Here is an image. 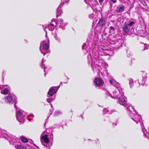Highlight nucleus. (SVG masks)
<instances>
[{"mask_svg": "<svg viewBox=\"0 0 149 149\" xmlns=\"http://www.w3.org/2000/svg\"><path fill=\"white\" fill-rule=\"evenodd\" d=\"M46 33H47V31H46ZM47 33H46V36H47Z\"/></svg>", "mask_w": 149, "mask_h": 149, "instance_id": "49", "label": "nucleus"}, {"mask_svg": "<svg viewBox=\"0 0 149 149\" xmlns=\"http://www.w3.org/2000/svg\"><path fill=\"white\" fill-rule=\"evenodd\" d=\"M62 11L59 7L57 9L56 16L57 17L59 16L62 13Z\"/></svg>", "mask_w": 149, "mask_h": 149, "instance_id": "19", "label": "nucleus"}, {"mask_svg": "<svg viewBox=\"0 0 149 149\" xmlns=\"http://www.w3.org/2000/svg\"><path fill=\"white\" fill-rule=\"evenodd\" d=\"M91 64V67H92V68L94 72H95V68H94L93 66L92 65L93 64V63H92Z\"/></svg>", "mask_w": 149, "mask_h": 149, "instance_id": "35", "label": "nucleus"}, {"mask_svg": "<svg viewBox=\"0 0 149 149\" xmlns=\"http://www.w3.org/2000/svg\"><path fill=\"white\" fill-rule=\"evenodd\" d=\"M108 113L109 114H111L112 113L111 112H109V110L106 108L104 109L103 110V113L105 114L106 113Z\"/></svg>", "mask_w": 149, "mask_h": 149, "instance_id": "27", "label": "nucleus"}, {"mask_svg": "<svg viewBox=\"0 0 149 149\" xmlns=\"http://www.w3.org/2000/svg\"><path fill=\"white\" fill-rule=\"evenodd\" d=\"M99 62L98 60H96L95 62H94L95 63L97 64Z\"/></svg>", "mask_w": 149, "mask_h": 149, "instance_id": "40", "label": "nucleus"}, {"mask_svg": "<svg viewBox=\"0 0 149 149\" xmlns=\"http://www.w3.org/2000/svg\"><path fill=\"white\" fill-rule=\"evenodd\" d=\"M117 20L119 22H123V17L120 15H117Z\"/></svg>", "mask_w": 149, "mask_h": 149, "instance_id": "21", "label": "nucleus"}, {"mask_svg": "<svg viewBox=\"0 0 149 149\" xmlns=\"http://www.w3.org/2000/svg\"><path fill=\"white\" fill-rule=\"evenodd\" d=\"M63 4H61L60 5H59V6H63Z\"/></svg>", "mask_w": 149, "mask_h": 149, "instance_id": "44", "label": "nucleus"}, {"mask_svg": "<svg viewBox=\"0 0 149 149\" xmlns=\"http://www.w3.org/2000/svg\"><path fill=\"white\" fill-rule=\"evenodd\" d=\"M101 74H102V75H103V74H102V72H101Z\"/></svg>", "mask_w": 149, "mask_h": 149, "instance_id": "50", "label": "nucleus"}, {"mask_svg": "<svg viewBox=\"0 0 149 149\" xmlns=\"http://www.w3.org/2000/svg\"><path fill=\"white\" fill-rule=\"evenodd\" d=\"M7 135L6 134V131L4 130H2L0 128V136L2 138H6Z\"/></svg>", "mask_w": 149, "mask_h": 149, "instance_id": "16", "label": "nucleus"}, {"mask_svg": "<svg viewBox=\"0 0 149 149\" xmlns=\"http://www.w3.org/2000/svg\"><path fill=\"white\" fill-rule=\"evenodd\" d=\"M44 72H45V70H44Z\"/></svg>", "mask_w": 149, "mask_h": 149, "instance_id": "51", "label": "nucleus"}, {"mask_svg": "<svg viewBox=\"0 0 149 149\" xmlns=\"http://www.w3.org/2000/svg\"><path fill=\"white\" fill-rule=\"evenodd\" d=\"M0 88L1 89V93L4 95L8 94L10 90V87L7 85H0Z\"/></svg>", "mask_w": 149, "mask_h": 149, "instance_id": "7", "label": "nucleus"}, {"mask_svg": "<svg viewBox=\"0 0 149 149\" xmlns=\"http://www.w3.org/2000/svg\"><path fill=\"white\" fill-rule=\"evenodd\" d=\"M31 115V116H33V117H34V116H33V114H31V115Z\"/></svg>", "mask_w": 149, "mask_h": 149, "instance_id": "45", "label": "nucleus"}, {"mask_svg": "<svg viewBox=\"0 0 149 149\" xmlns=\"http://www.w3.org/2000/svg\"><path fill=\"white\" fill-rule=\"evenodd\" d=\"M53 110L52 109H51L50 110V115H51L52 113Z\"/></svg>", "mask_w": 149, "mask_h": 149, "instance_id": "37", "label": "nucleus"}, {"mask_svg": "<svg viewBox=\"0 0 149 149\" xmlns=\"http://www.w3.org/2000/svg\"><path fill=\"white\" fill-rule=\"evenodd\" d=\"M68 22H65V23H64V26H67L68 24Z\"/></svg>", "mask_w": 149, "mask_h": 149, "instance_id": "39", "label": "nucleus"}, {"mask_svg": "<svg viewBox=\"0 0 149 149\" xmlns=\"http://www.w3.org/2000/svg\"><path fill=\"white\" fill-rule=\"evenodd\" d=\"M143 134H144V135H145L147 137H148V135H149V134H147V133L146 134V132H145V130H143Z\"/></svg>", "mask_w": 149, "mask_h": 149, "instance_id": "32", "label": "nucleus"}, {"mask_svg": "<svg viewBox=\"0 0 149 149\" xmlns=\"http://www.w3.org/2000/svg\"><path fill=\"white\" fill-rule=\"evenodd\" d=\"M54 37L55 39L58 42L60 43L61 42L60 39L57 37V34L55 33L54 35Z\"/></svg>", "mask_w": 149, "mask_h": 149, "instance_id": "22", "label": "nucleus"}, {"mask_svg": "<svg viewBox=\"0 0 149 149\" xmlns=\"http://www.w3.org/2000/svg\"><path fill=\"white\" fill-rule=\"evenodd\" d=\"M135 24V22L128 19L125 22L123 28L124 33L126 34L128 32L131 27Z\"/></svg>", "mask_w": 149, "mask_h": 149, "instance_id": "5", "label": "nucleus"}, {"mask_svg": "<svg viewBox=\"0 0 149 149\" xmlns=\"http://www.w3.org/2000/svg\"><path fill=\"white\" fill-rule=\"evenodd\" d=\"M111 1L113 3H116V0H111Z\"/></svg>", "mask_w": 149, "mask_h": 149, "instance_id": "38", "label": "nucleus"}, {"mask_svg": "<svg viewBox=\"0 0 149 149\" xmlns=\"http://www.w3.org/2000/svg\"><path fill=\"white\" fill-rule=\"evenodd\" d=\"M60 25L64 24V23L63 22V20L62 19H60Z\"/></svg>", "mask_w": 149, "mask_h": 149, "instance_id": "34", "label": "nucleus"}, {"mask_svg": "<svg viewBox=\"0 0 149 149\" xmlns=\"http://www.w3.org/2000/svg\"><path fill=\"white\" fill-rule=\"evenodd\" d=\"M57 88V87H51L47 93V96L48 97H51L52 95L55 93L58 89L56 90V89Z\"/></svg>", "mask_w": 149, "mask_h": 149, "instance_id": "8", "label": "nucleus"}, {"mask_svg": "<svg viewBox=\"0 0 149 149\" xmlns=\"http://www.w3.org/2000/svg\"><path fill=\"white\" fill-rule=\"evenodd\" d=\"M122 45V42L121 40V39L118 40L116 43H115L114 46H112V47L114 48L113 49L118 50L121 47Z\"/></svg>", "mask_w": 149, "mask_h": 149, "instance_id": "11", "label": "nucleus"}, {"mask_svg": "<svg viewBox=\"0 0 149 149\" xmlns=\"http://www.w3.org/2000/svg\"><path fill=\"white\" fill-rule=\"evenodd\" d=\"M85 1H89V0H84Z\"/></svg>", "mask_w": 149, "mask_h": 149, "instance_id": "43", "label": "nucleus"}, {"mask_svg": "<svg viewBox=\"0 0 149 149\" xmlns=\"http://www.w3.org/2000/svg\"><path fill=\"white\" fill-rule=\"evenodd\" d=\"M90 56L92 58L95 59H97L99 58V53L98 51L94 50L92 54L90 53Z\"/></svg>", "mask_w": 149, "mask_h": 149, "instance_id": "12", "label": "nucleus"}, {"mask_svg": "<svg viewBox=\"0 0 149 149\" xmlns=\"http://www.w3.org/2000/svg\"><path fill=\"white\" fill-rule=\"evenodd\" d=\"M15 147L17 149H26V147L21 145H15Z\"/></svg>", "mask_w": 149, "mask_h": 149, "instance_id": "20", "label": "nucleus"}, {"mask_svg": "<svg viewBox=\"0 0 149 149\" xmlns=\"http://www.w3.org/2000/svg\"><path fill=\"white\" fill-rule=\"evenodd\" d=\"M54 100V99H53V98H48V99H47V101L49 102V103H50V102L52 101V100Z\"/></svg>", "mask_w": 149, "mask_h": 149, "instance_id": "31", "label": "nucleus"}, {"mask_svg": "<svg viewBox=\"0 0 149 149\" xmlns=\"http://www.w3.org/2000/svg\"><path fill=\"white\" fill-rule=\"evenodd\" d=\"M106 22L107 21L105 19L102 17L100 19L97 25L99 26H103L106 24Z\"/></svg>", "mask_w": 149, "mask_h": 149, "instance_id": "14", "label": "nucleus"}, {"mask_svg": "<svg viewBox=\"0 0 149 149\" xmlns=\"http://www.w3.org/2000/svg\"><path fill=\"white\" fill-rule=\"evenodd\" d=\"M124 7L122 5H119L117 7L116 9V12L118 13H120L124 9Z\"/></svg>", "mask_w": 149, "mask_h": 149, "instance_id": "17", "label": "nucleus"}, {"mask_svg": "<svg viewBox=\"0 0 149 149\" xmlns=\"http://www.w3.org/2000/svg\"><path fill=\"white\" fill-rule=\"evenodd\" d=\"M27 113L22 110L17 111L16 116L18 121L21 123H23L26 120Z\"/></svg>", "mask_w": 149, "mask_h": 149, "instance_id": "3", "label": "nucleus"}, {"mask_svg": "<svg viewBox=\"0 0 149 149\" xmlns=\"http://www.w3.org/2000/svg\"><path fill=\"white\" fill-rule=\"evenodd\" d=\"M129 84L130 86V87L132 88V86L134 85L133 80L132 79H130L129 81Z\"/></svg>", "mask_w": 149, "mask_h": 149, "instance_id": "25", "label": "nucleus"}, {"mask_svg": "<svg viewBox=\"0 0 149 149\" xmlns=\"http://www.w3.org/2000/svg\"><path fill=\"white\" fill-rule=\"evenodd\" d=\"M110 82L114 86L112 87L113 90L112 92V94L109 93V94L110 95H111L112 98H116L117 97H118V102L119 104L125 107L127 105L126 101V99L123 95L124 93L123 92H122L121 93L120 91L118 88V84L113 79L110 80Z\"/></svg>", "mask_w": 149, "mask_h": 149, "instance_id": "1", "label": "nucleus"}, {"mask_svg": "<svg viewBox=\"0 0 149 149\" xmlns=\"http://www.w3.org/2000/svg\"><path fill=\"white\" fill-rule=\"evenodd\" d=\"M57 26L58 24L56 23V22L52 21L51 24L48 25V28L50 31H52L54 29L55 27L57 28Z\"/></svg>", "mask_w": 149, "mask_h": 149, "instance_id": "10", "label": "nucleus"}, {"mask_svg": "<svg viewBox=\"0 0 149 149\" xmlns=\"http://www.w3.org/2000/svg\"><path fill=\"white\" fill-rule=\"evenodd\" d=\"M94 82L96 85L98 87L102 86L103 83L102 80L100 78L95 79Z\"/></svg>", "mask_w": 149, "mask_h": 149, "instance_id": "13", "label": "nucleus"}, {"mask_svg": "<svg viewBox=\"0 0 149 149\" xmlns=\"http://www.w3.org/2000/svg\"><path fill=\"white\" fill-rule=\"evenodd\" d=\"M89 17L91 19H93L96 18V15L95 14L93 13L89 15Z\"/></svg>", "mask_w": 149, "mask_h": 149, "instance_id": "23", "label": "nucleus"}, {"mask_svg": "<svg viewBox=\"0 0 149 149\" xmlns=\"http://www.w3.org/2000/svg\"><path fill=\"white\" fill-rule=\"evenodd\" d=\"M89 36L91 38H93V36L92 34L91 33L89 35Z\"/></svg>", "mask_w": 149, "mask_h": 149, "instance_id": "36", "label": "nucleus"}, {"mask_svg": "<svg viewBox=\"0 0 149 149\" xmlns=\"http://www.w3.org/2000/svg\"><path fill=\"white\" fill-rule=\"evenodd\" d=\"M127 110L130 112V114L132 117V119L137 124L139 122L141 123L140 119L141 118V116L138 114L134 111L133 108L131 106L127 107Z\"/></svg>", "mask_w": 149, "mask_h": 149, "instance_id": "2", "label": "nucleus"}, {"mask_svg": "<svg viewBox=\"0 0 149 149\" xmlns=\"http://www.w3.org/2000/svg\"><path fill=\"white\" fill-rule=\"evenodd\" d=\"M46 73H45V74H44V75H45V77L46 76Z\"/></svg>", "mask_w": 149, "mask_h": 149, "instance_id": "46", "label": "nucleus"}, {"mask_svg": "<svg viewBox=\"0 0 149 149\" xmlns=\"http://www.w3.org/2000/svg\"><path fill=\"white\" fill-rule=\"evenodd\" d=\"M62 84V82H61V83H60V85H61Z\"/></svg>", "mask_w": 149, "mask_h": 149, "instance_id": "47", "label": "nucleus"}, {"mask_svg": "<svg viewBox=\"0 0 149 149\" xmlns=\"http://www.w3.org/2000/svg\"><path fill=\"white\" fill-rule=\"evenodd\" d=\"M41 141L42 144L47 146V145L49 142V139L48 138L47 135H45L42 136L41 138Z\"/></svg>", "mask_w": 149, "mask_h": 149, "instance_id": "9", "label": "nucleus"}, {"mask_svg": "<svg viewBox=\"0 0 149 149\" xmlns=\"http://www.w3.org/2000/svg\"><path fill=\"white\" fill-rule=\"evenodd\" d=\"M42 62L40 64V66L42 68H43L45 69V66H44V64L43 63V58L42 59Z\"/></svg>", "mask_w": 149, "mask_h": 149, "instance_id": "30", "label": "nucleus"}, {"mask_svg": "<svg viewBox=\"0 0 149 149\" xmlns=\"http://www.w3.org/2000/svg\"><path fill=\"white\" fill-rule=\"evenodd\" d=\"M52 139H53V135L52 134H51V138H52Z\"/></svg>", "mask_w": 149, "mask_h": 149, "instance_id": "41", "label": "nucleus"}, {"mask_svg": "<svg viewBox=\"0 0 149 149\" xmlns=\"http://www.w3.org/2000/svg\"><path fill=\"white\" fill-rule=\"evenodd\" d=\"M17 98L13 94H9L5 98V101L9 104H14V107L16 108L15 104L17 102Z\"/></svg>", "mask_w": 149, "mask_h": 149, "instance_id": "6", "label": "nucleus"}, {"mask_svg": "<svg viewBox=\"0 0 149 149\" xmlns=\"http://www.w3.org/2000/svg\"><path fill=\"white\" fill-rule=\"evenodd\" d=\"M146 75H147L146 73V72H144L142 74V78L143 79V81H144V82L145 81V80L147 78V77Z\"/></svg>", "mask_w": 149, "mask_h": 149, "instance_id": "24", "label": "nucleus"}, {"mask_svg": "<svg viewBox=\"0 0 149 149\" xmlns=\"http://www.w3.org/2000/svg\"><path fill=\"white\" fill-rule=\"evenodd\" d=\"M91 7L94 11L95 12L98 11V7H99V5L97 4L96 2H95V4H92Z\"/></svg>", "mask_w": 149, "mask_h": 149, "instance_id": "15", "label": "nucleus"}, {"mask_svg": "<svg viewBox=\"0 0 149 149\" xmlns=\"http://www.w3.org/2000/svg\"><path fill=\"white\" fill-rule=\"evenodd\" d=\"M51 104V107H52V104Z\"/></svg>", "mask_w": 149, "mask_h": 149, "instance_id": "48", "label": "nucleus"}, {"mask_svg": "<svg viewBox=\"0 0 149 149\" xmlns=\"http://www.w3.org/2000/svg\"><path fill=\"white\" fill-rule=\"evenodd\" d=\"M110 32H113L114 31V28L113 27L111 26L110 27Z\"/></svg>", "mask_w": 149, "mask_h": 149, "instance_id": "33", "label": "nucleus"}, {"mask_svg": "<svg viewBox=\"0 0 149 149\" xmlns=\"http://www.w3.org/2000/svg\"><path fill=\"white\" fill-rule=\"evenodd\" d=\"M21 140L23 142L27 143L28 141V140L25 137H22Z\"/></svg>", "mask_w": 149, "mask_h": 149, "instance_id": "26", "label": "nucleus"}, {"mask_svg": "<svg viewBox=\"0 0 149 149\" xmlns=\"http://www.w3.org/2000/svg\"><path fill=\"white\" fill-rule=\"evenodd\" d=\"M88 64H90V61H89V60H88Z\"/></svg>", "mask_w": 149, "mask_h": 149, "instance_id": "42", "label": "nucleus"}, {"mask_svg": "<svg viewBox=\"0 0 149 149\" xmlns=\"http://www.w3.org/2000/svg\"><path fill=\"white\" fill-rule=\"evenodd\" d=\"M116 38L114 37H113L110 39L109 42L110 44L113 45V46H114L115 43H116Z\"/></svg>", "mask_w": 149, "mask_h": 149, "instance_id": "18", "label": "nucleus"}, {"mask_svg": "<svg viewBox=\"0 0 149 149\" xmlns=\"http://www.w3.org/2000/svg\"><path fill=\"white\" fill-rule=\"evenodd\" d=\"M97 66L98 67V65H97Z\"/></svg>", "mask_w": 149, "mask_h": 149, "instance_id": "52", "label": "nucleus"}, {"mask_svg": "<svg viewBox=\"0 0 149 149\" xmlns=\"http://www.w3.org/2000/svg\"><path fill=\"white\" fill-rule=\"evenodd\" d=\"M87 47H86V44L85 43H84L82 46V48L83 49H86V51L87 53H88V51L87 50Z\"/></svg>", "mask_w": 149, "mask_h": 149, "instance_id": "29", "label": "nucleus"}, {"mask_svg": "<svg viewBox=\"0 0 149 149\" xmlns=\"http://www.w3.org/2000/svg\"><path fill=\"white\" fill-rule=\"evenodd\" d=\"M49 40L44 41L41 44L40 49L41 53L45 55L46 53H48V49L49 47Z\"/></svg>", "mask_w": 149, "mask_h": 149, "instance_id": "4", "label": "nucleus"}, {"mask_svg": "<svg viewBox=\"0 0 149 149\" xmlns=\"http://www.w3.org/2000/svg\"><path fill=\"white\" fill-rule=\"evenodd\" d=\"M61 113L60 111H56L54 113V115L55 116H58L61 114Z\"/></svg>", "mask_w": 149, "mask_h": 149, "instance_id": "28", "label": "nucleus"}]
</instances>
